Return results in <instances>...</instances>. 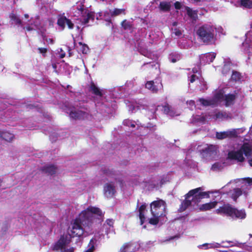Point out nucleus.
Returning <instances> with one entry per match:
<instances>
[{"instance_id":"52","label":"nucleus","mask_w":252,"mask_h":252,"mask_svg":"<svg viewBox=\"0 0 252 252\" xmlns=\"http://www.w3.org/2000/svg\"><path fill=\"white\" fill-rule=\"evenodd\" d=\"M15 20H16V22L17 24H21V20H20L19 18H16V17H15Z\"/></svg>"},{"instance_id":"15","label":"nucleus","mask_w":252,"mask_h":252,"mask_svg":"<svg viewBox=\"0 0 252 252\" xmlns=\"http://www.w3.org/2000/svg\"><path fill=\"white\" fill-rule=\"evenodd\" d=\"M216 54L215 53H209L202 55L200 57V63L205 64L212 62L216 58Z\"/></svg>"},{"instance_id":"22","label":"nucleus","mask_w":252,"mask_h":252,"mask_svg":"<svg viewBox=\"0 0 252 252\" xmlns=\"http://www.w3.org/2000/svg\"><path fill=\"white\" fill-rule=\"evenodd\" d=\"M43 170L46 173L53 175L56 172L57 168L53 165H48L43 167Z\"/></svg>"},{"instance_id":"55","label":"nucleus","mask_w":252,"mask_h":252,"mask_svg":"<svg viewBox=\"0 0 252 252\" xmlns=\"http://www.w3.org/2000/svg\"><path fill=\"white\" fill-rule=\"evenodd\" d=\"M25 18H28L29 17L28 14H25Z\"/></svg>"},{"instance_id":"41","label":"nucleus","mask_w":252,"mask_h":252,"mask_svg":"<svg viewBox=\"0 0 252 252\" xmlns=\"http://www.w3.org/2000/svg\"><path fill=\"white\" fill-rule=\"evenodd\" d=\"M172 34H174L175 36L179 37L182 35V32L178 29L175 28L173 30Z\"/></svg>"},{"instance_id":"61","label":"nucleus","mask_w":252,"mask_h":252,"mask_svg":"<svg viewBox=\"0 0 252 252\" xmlns=\"http://www.w3.org/2000/svg\"><path fill=\"white\" fill-rule=\"evenodd\" d=\"M251 131H252V126L251 127Z\"/></svg>"},{"instance_id":"34","label":"nucleus","mask_w":252,"mask_h":252,"mask_svg":"<svg viewBox=\"0 0 252 252\" xmlns=\"http://www.w3.org/2000/svg\"><path fill=\"white\" fill-rule=\"evenodd\" d=\"M123 124L126 126H130L131 127H134L135 125H137L135 122L128 119L125 120L123 122Z\"/></svg>"},{"instance_id":"6","label":"nucleus","mask_w":252,"mask_h":252,"mask_svg":"<svg viewBox=\"0 0 252 252\" xmlns=\"http://www.w3.org/2000/svg\"><path fill=\"white\" fill-rule=\"evenodd\" d=\"M249 157L252 156V149L248 143H244L237 150L232 151L228 153V158L242 162L244 160L243 155Z\"/></svg>"},{"instance_id":"56","label":"nucleus","mask_w":252,"mask_h":252,"mask_svg":"<svg viewBox=\"0 0 252 252\" xmlns=\"http://www.w3.org/2000/svg\"><path fill=\"white\" fill-rule=\"evenodd\" d=\"M173 25L174 26H176L177 25V23H176V22L173 23Z\"/></svg>"},{"instance_id":"21","label":"nucleus","mask_w":252,"mask_h":252,"mask_svg":"<svg viewBox=\"0 0 252 252\" xmlns=\"http://www.w3.org/2000/svg\"><path fill=\"white\" fill-rule=\"evenodd\" d=\"M238 5L244 8L251 9L252 8V0H240Z\"/></svg>"},{"instance_id":"60","label":"nucleus","mask_w":252,"mask_h":252,"mask_svg":"<svg viewBox=\"0 0 252 252\" xmlns=\"http://www.w3.org/2000/svg\"><path fill=\"white\" fill-rule=\"evenodd\" d=\"M69 56H71V53L70 52H69Z\"/></svg>"},{"instance_id":"11","label":"nucleus","mask_w":252,"mask_h":252,"mask_svg":"<svg viewBox=\"0 0 252 252\" xmlns=\"http://www.w3.org/2000/svg\"><path fill=\"white\" fill-rule=\"evenodd\" d=\"M71 118L75 120L88 119L91 117L88 111L82 110H71L69 113Z\"/></svg>"},{"instance_id":"44","label":"nucleus","mask_w":252,"mask_h":252,"mask_svg":"<svg viewBox=\"0 0 252 252\" xmlns=\"http://www.w3.org/2000/svg\"><path fill=\"white\" fill-rule=\"evenodd\" d=\"M174 6H175V7L176 9H179L181 8V4L180 2H178V1H176L175 3H174Z\"/></svg>"},{"instance_id":"63","label":"nucleus","mask_w":252,"mask_h":252,"mask_svg":"<svg viewBox=\"0 0 252 252\" xmlns=\"http://www.w3.org/2000/svg\"><path fill=\"white\" fill-rule=\"evenodd\" d=\"M69 87H70V86L69 85L67 86V88H68Z\"/></svg>"},{"instance_id":"30","label":"nucleus","mask_w":252,"mask_h":252,"mask_svg":"<svg viewBox=\"0 0 252 252\" xmlns=\"http://www.w3.org/2000/svg\"><path fill=\"white\" fill-rule=\"evenodd\" d=\"M171 7V2L170 1H162L160 2L159 8L161 10L167 11L170 10Z\"/></svg>"},{"instance_id":"58","label":"nucleus","mask_w":252,"mask_h":252,"mask_svg":"<svg viewBox=\"0 0 252 252\" xmlns=\"http://www.w3.org/2000/svg\"><path fill=\"white\" fill-rule=\"evenodd\" d=\"M250 236L251 238H252V234H250Z\"/></svg>"},{"instance_id":"13","label":"nucleus","mask_w":252,"mask_h":252,"mask_svg":"<svg viewBox=\"0 0 252 252\" xmlns=\"http://www.w3.org/2000/svg\"><path fill=\"white\" fill-rule=\"evenodd\" d=\"M103 192L105 197H112L116 192L114 183L113 182L106 183L104 186Z\"/></svg>"},{"instance_id":"59","label":"nucleus","mask_w":252,"mask_h":252,"mask_svg":"<svg viewBox=\"0 0 252 252\" xmlns=\"http://www.w3.org/2000/svg\"><path fill=\"white\" fill-rule=\"evenodd\" d=\"M49 40H50V41L52 43H53V40H52V39H50Z\"/></svg>"},{"instance_id":"2","label":"nucleus","mask_w":252,"mask_h":252,"mask_svg":"<svg viewBox=\"0 0 252 252\" xmlns=\"http://www.w3.org/2000/svg\"><path fill=\"white\" fill-rule=\"evenodd\" d=\"M224 93L223 90H220L216 92L212 99L200 98L198 101L204 106H215L221 103L225 104L226 106L232 104L235 99V95L233 94L224 95Z\"/></svg>"},{"instance_id":"37","label":"nucleus","mask_w":252,"mask_h":252,"mask_svg":"<svg viewBox=\"0 0 252 252\" xmlns=\"http://www.w3.org/2000/svg\"><path fill=\"white\" fill-rule=\"evenodd\" d=\"M172 63H175L180 59V56L178 55L171 54L169 58Z\"/></svg>"},{"instance_id":"48","label":"nucleus","mask_w":252,"mask_h":252,"mask_svg":"<svg viewBox=\"0 0 252 252\" xmlns=\"http://www.w3.org/2000/svg\"><path fill=\"white\" fill-rule=\"evenodd\" d=\"M135 109V107L132 105H129V110L131 111L132 112H134Z\"/></svg>"},{"instance_id":"3","label":"nucleus","mask_w":252,"mask_h":252,"mask_svg":"<svg viewBox=\"0 0 252 252\" xmlns=\"http://www.w3.org/2000/svg\"><path fill=\"white\" fill-rule=\"evenodd\" d=\"M201 190L200 188H198L190 190L186 195V199L184 201L179 209L180 212L185 211L189 207H194L199 202L201 199L205 196L209 197L206 192H199Z\"/></svg>"},{"instance_id":"62","label":"nucleus","mask_w":252,"mask_h":252,"mask_svg":"<svg viewBox=\"0 0 252 252\" xmlns=\"http://www.w3.org/2000/svg\"><path fill=\"white\" fill-rule=\"evenodd\" d=\"M220 252H227L226 251H220Z\"/></svg>"},{"instance_id":"43","label":"nucleus","mask_w":252,"mask_h":252,"mask_svg":"<svg viewBox=\"0 0 252 252\" xmlns=\"http://www.w3.org/2000/svg\"><path fill=\"white\" fill-rule=\"evenodd\" d=\"M245 180V185L246 186H247V187L252 185V178H247Z\"/></svg>"},{"instance_id":"9","label":"nucleus","mask_w":252,"mask_h":252,"mask_svg":"<svg viewBox=\"0 0 252 252\" xmlns=\"http://www.w3.org/2000/svg\"><path fill=\"white\" fill-rule=\"evenodd\" d=\"M201 151L202 158L209 161L215 158L218 153V147L216 145H207L203 147Z\"/></svg>"},{"instance_id":"49","label":"nucleus","mask_w":252,"mask_h":252,"mask_svg":"<svg viewBox=\"0 0 252 252\" xmlns=\"http://www.w3.org/2000/svg\"><path fill=\"white\" fill-rule=\"evenodd\" d=\"M187 104L190 106H193L194 105V101L193 100H189V101H187Z\"/></svg>"},{"instance_id":"42","label":"nucleus","mask_w":252,"mask_h":252,"mask_svg":"<svg viewBox=\"0 0 252 252\" xmlns=\"http://www.w3.org/2000/svg\"><path fill=\"white\" fill-rule=\"evenodd\" d=\"M195 122L203 123L204 122L205 118L203 116H196L195 118Z\"/></svg>"},{"instance_id":"27","label":"nucleus","mask_w":252,"mask_h":252,"mask_svg":"<svg viewBox=\"0 0 252 252\" xmlns=\"http://www.w3.org/2000/svg\"><path fill=\"white\" fill-rule=\"evenodd\" d=\"M91 91L95 95L102 96L103 95V90H100L95 84L92 83L90 86Z\"/></svg>"},{"instance_id":"12","label":"nucleus","mask_w":252,"mask_h":252,"mask_svg":"<svg viewBox=\"0 0 252 252\" xmlns=\"http://www.w3.org/2000/svg\"><path fill=\"white\" fill-rule=\"evenodd\" d=\"M140 245L136 242L124 243L120 248V252H135L140 250Z\"/></svg>"},{"instance_id":"14","label":"nucleus","mask_w":252,"mask_h":252,"mask_svg":"<svg viewBox=\"0 0 252 252\" xmlns=\"http://www.w3.org/2000/svg\"><path fill=\"white\" fill-rule=\"evenodd\" d=\"M57 24L61 30H63L64 29L66 25L69 29H72L74 27V24L71 21L63 16L59 17Z\"/></svg>"},{"instance_id":"36","label":"nucleus","mask_w":252,"mask_h":252,"mask_svg":"<svg viewBox=\"0 0 252 252\" xmlns=\"http://www.w3.org/2000/svg\"><path fill=\"white\" fill-rule=\"evenodd\" d=\"M231 79L234 81H238L241 79L240 74L237 71H233L231 75Z\"/></svg>"},{"instance_id":"35","label":"nucleus","mask_w":252,"mask_h":252,"mask_svg":"<svg viewBox=\"0 0 252 252\" xmlns=\"http://www.w3.org/2000/svg\"><path fill=\"white\" fill-rule=\"evenodd\" d=\"M223 167V164L220 162H216L212 166L211 169L213 171L220 170Z\"/></svg>"},{"instance_id":"47","label":"nucleus","mask_w":252,"mask_h":252,"mask_svg":"<svg viewBox=\"0 0 252 252\" xmlns=\"http://www.w3.org/2000/svg\"><path fill=\"white\" fill-rule=\"evenodd\" d=\"M223 115L221 113L219 112L216 114V119H220L222 117Z\"/></svg>"},{"instance_id":"25","label":"nucleus","mask_w":252,"mask_h":252,"mask_svg":"<svg viewBox=\"0 0 252 252\" xmlns=\"http://www.w3.org/2000/svg\"><path fill=\"white\" fill-rule=\"evenodd\" d=\"M113 224L114 220L112 219H108L106 220L105 223L104 224V227L106 229L107 233L113 231Z\"/></svg>"},{"instance_id":"32","label":"nucleus","mask_w":252,"mask_h":252,"mask_svg":"<svg viewBox=\"0 0 252 252\" xmlns=\"http://www.w3.org/2000/svg\"><path fill=\"white\" fill-rule=\"evenodd\" d=\"M111 16H116L119 15L121 14H125L124 9H115L114 10L110 11Z\"/></svg>"},{"instance_id":"10","label":"nucleus","mask_w":252,"mask_h":252,"mask_svg":"<svg viewBox=\"0 0 252 252\" xmlns=\"http://www.w3.org/2000/svg\"><path fill=\"white\" fill-rule=\"evenodd\" d=\"M242 132L241 129H232L223 132H216V137L218 139H223L226 138L235 137Z\"/></svg>"},{"instance_id":"29","label":"nucleus","mask_w":252,"mask_h":252,"mask_svg":"<svg viewBox=\"0 0 252 252\" xmlns=\"http://www.w3.org/2000/svg\"><path fill=\"white\" fill-rule=\"evenodd\" d=\"M146 207V204H143L140 207V208L139 209V218L140 219L141 225L144 223V220L145 219L144 212V211L145 210Z\"/></svg>"},{"instance_id":"24","label":"nucleus","mask_w":252,"mask_h":252,"mask_svg":"<svg viewBox=\"0 0 252 252\" xmlns=\"http://www.w3.org/2000/svg\"><path fill=\"white\" fill-rule=\"evenodd\" d=\"M217 204V201L211 202L208 203H205L202 204L200 207V209L202 211H206L209 210L212 208H215Z\"/></svg>"},{"instance_id":"17","label":"nucleus","mask_w":252,"mask_h":252,"mask_svg":"<svg viewBox=\"0 0 252 252\" xmlns=\"http://www.w3.org/2000/svg\"><path fill=\"white\" fill-rule=\"evenodd\" d=\"M251 31L246 34V41L242 44L243 46L245 47V50H248L252 46V24L251 25Z\"/></svg>"},{"instance_id":"51","label":"nucleus","mask_w":252,"mask_h":252,"mask_svg":"<svg viewBox=\"0 0 252 252\" xmlns=\"http://www.w3.org/2000/svg\"><path fill=\"white\" fill-rule=\"evenodd\" d=\"M26 29H27V30L30 31L32 30H34V28L32 27L28 26L26 27Z\"/></svg>"},{"instance_id":"38","label":"nucleus","mask_w":252,"mask_h":252,"mask_svg":"<svg viewBox=\"0 0 252 252\" xmlns=\"http://www.w3.org/2000/svg\"><path fill=\"white\" fill-rule=\"evenodd\" d=\"M110 10L106 11L104 13V16L105 20L108 22V25H109L110 23V18L112 16H111V13L110 12Z\"/></svg>"},{"instance_id":"23","label":"nucleus","mask_w":252,"mask_h":252,"mask_svg":"<svg viewBox=\"0 0 252 252\" xmlns=\"http://www.w3.org/2000/svg\"><path fill=\"white\" fill-rule=\"evenodd\" d=\"M228 193L234 200H236L237 197L242 193V190L240 189H234L233 190L230 191Z\"/></svg>"},{"instance_id":"50","label":"nucleus","mask_w":252,"mask_h":252,"mask_svg":"<svg viewBox=\"0 0 252 252\" xmlns=\"http://www.w3.org/2000/svg\"><path fill=\"white\" fill-rule=\"evenodd\" d=\"M209 192L212 193L220 194L222 192V191L220 190H215L214 191H209Z\"/></svg>"},{"instance_id":"20","label":"nucleus","mask_w":252,"mask_h":252,"mask_svg":"<svg viewBox=\"0 0 252 252\" xmlns=\"http://www.w3.org/2000/svg\"><path fill=\"white\" fill-rule=\"evenodd\" d=\"M0 137L6 141L11 142L13 140L14 136L13 134L7 131L0 130Z\"/></svg>"},{"instance_id":"5","label":"nucleus","mask_w":252,"mask_h":252,"mask_svg":"<svg viewBox=\"0 0 252 252\" xmlns=\"http://www.w3.org/2000/svg\"><path fill=\"white\" fill-rule=\"evenodd\" d=\"M165 203L162 200L153 201L151 204V211L153 217L149 219V223L156 225L159 220V218L165 215Z\"/></svg>"},{"instance_id":"33","label":"nucleus","mask_w":252,"mask_h":252,"mask_svg":"<svg viewBox=\"0 0 252 252\" xmlns=\"http://www.w3.org/2000/svg\"><path fill=\"white\" fill-rule=\"evenodd\" d=\"M187 13L188 15L193 20H195L197 17V15L196 12L195 11L192 10L191 9L188 8H187Z\"/></svg>"},{"instance_id":"39","label":"nucleus","mask_w":252,"mask_h":252,"mask_svg":"<svg viewBox=\"0 0 252 252\" xmlns=\"http://www.w3.org/2000/svg\"><path fill=\"white\" fill-rule=\"evenodd\" d=\"M122 26L125 30L130 29L131 27L130 23L126 20H124L122 23Z\"/></svg>"},{"instance_id":"54","label":"nucleus","mask_w":252,"mask_h":252,"mask_svg":"<svg viewBox=\"0 0 252 252\" xmlns=\"http://www.w3.org/2000/svg\"><path fill=\"white\" fill-rule=\"evenodd\" d=\"M231 182H229L228 184H227L225 186H224V187H223L222 189H224V188H225L226 187H227L228 186V185L231 183Z\"/></svg>"},{"instance_id":"31","label":"nucleus","mask_w":252,"mask_h":252,"mask_svg":"<svg viewBox=\"0 0 252 252\" xmlns=\"http://www.w3.org/2000/svg\"><path fill=\"white\" fill-rule=\"evenodd\" d=\"M199 69V68L198 67H195L192 69L193 74L191 75V78L190 79V82L191 83H193L196 79H198L199 78V76L194 74L198 73Z\"/></svg>"},{"instance_id":"46","label":"nucleus","mask_w":252,"mask_h":252,"mask_svg":"<svg viewBox=\"0 0 252 252\" xmlns=\"http://www.w3.org/2000/svg\"><path fill=\"white\" fill-rule=\"evenodd\" d=\"M61 53L60 55V57L61 58H63L65 57V53L63 51L62 49H60Z\"/></svg>"},{"instance_id":"7","label":"nucleus","mask_w":252,"mask_h":252,"mask_svg":"<svg viewBox=\"0 0 252 252\" xmlns=\"http://www.w3.org/2000/svg\"><path fill=\"white\" fill-rule=\"evenodd\" d=\"M218 213L225 214L232 218L243 219L246 218V214L244 210H237L230 205L224 204L216 210Z\"/></svg>"},{"instance_id":"57","label":"nucleus","mask_w":252,"mask_h":252,"mask_svg":"<svg viewBox=\"0 0 252 252\" xmlns=\"http://www.w3.org/2000/svg\"><path fill=\"white\" fill-rule=\"evenodd\" d=\"M1 183H2V181L0 179V186H1Z\"/></svg>"},{"instance_id":"19","label":"nucleus","mask_w":252,"mask_h":252,"mask_svg":"<svg viewBox=\"0 0 252 252\" xmlns=\"http://www.w3.org/2000/svg\"><path fill=\"white\" fill-rule=\"evenodd\" d=\"M99 244L95 238H93L88 245V249L85 252H93L98 250Z\"/></svg>"},{"instance_id":"28","label":"nucleus","mask_w":252,"mask_h":252,"mask_svg":"<svg viewBox=\"0 0 252 252\" xmlns=\"http://www.w3.org/2000/svg\"><path fill=\"white\" fill-rule=\"evenodd\" d=\"M76 48L79 52H81L83 54H87L89 50L88 46L81 42H79L78 45L76 46Z\"/></svg>"},{"instance_id":"26","label":"nucleus","mask_w":252,"mask_h":252,"mask_svg":"<svg viewBox=\"0 0 252 252\" xmlns=\"http://www.w3.org/2000/svg\"><path fill=\"white\" fill-rule=\"evenodd\" d=\"M220 245L218 243H205L202 245L198 246V248H201L203 250H206L209 249L219 248Z\"/></svg>"},{"instance_id":"40","label":"nucleus","mask_w":252,"mask_h":252,"mask_svg":"<svg viewBox=\"0 0 252 252\" xmlns=\"http://www.w3.org/2000/svg\"><path fill=\"white\" fill-rule=\"evenodd\" d=\"M230 71L229 64L225 63L224 65L222 72L223 74H226Z\"/></svg>"},{"instance_id":"16","label":"nucleus","mask_w":252,"mask_h":252,"mask_svg":"<svg viewBox=\"0 0 252 252\" xmlns=\"http://www.w3.org/2000/svg\"><path fill=\"white\" fill-rule=\"evenodd\" d=\"M145 87L153 93H157L162 88V84L160 83H158L155 85L154 81H150L146 83Z\"/></svg>"},{"instance_id":"18","label":"nucleus","mask_w":252,"mask_h":252,"mask_svg":"<svg viewBox=\"0 0 252 252\" xmlns=\"http://www.w3.org/2000/svg\"><path fill=\"white\" fill-rule=\"evenodd\" d=\"M162 111L164 113L171 117H174L180 115L179 112L175 110L168 104L165 105L163 107Z\"/></svg>"},{"instance_id":"53","label":"nucleus","mask_w":252,"mask_h":252,"mask_svg":"<svg viewBox=\"0 0 252 252\" xmlns=\"http://www.w3.org/2000/svg\"><path fill=\"white\" fill-rule=\"evenodd\" d=\"M248 162H249L250 165L252 166V158L249 159Z\"/></svg>"},{"instance_id":"4","label":"nucleus","mask_w":252,"mask_h":252,"mask_svg":"<svg viewBox=\"0 0 252 252\" xmlns=\"http://www.w3.org/2000/svg\"><path fill=\"white\" fill-rule=\"evenodd\" d=\"M216 28L211 24H205L197 31V34L202 41L206 44L214 42L216 39Z\"/></svg>"},{"instance_id":"45","label":"nucleus","mask_w":252,"mask_h":252,"mask_svg":"<svg viewBox=\"0 0 252 252\" xmlns=\"http://www.w3.org/2000/svg\"><path fill=\"white\" fill-rule=\"evenodd\" d=\"M38 49L39 52L41 54H45L47 51V49L44 48H39Z\"/></svg>"},{"instance_id":"8","label":"nucleus","mask_w":252,"mask_h":252,"mask_svg":"<svg viewBox=\"0 0 252 252\" xmlns=\"http://www.w3.org/2000/svg\"><path fill=\"white\" fill-rule=\"evenodd\" d=\"M84 0H80L76 3V8L78 13L81 15V21L83 24H86L90 21L93 22L94 18V13L90 11L87 8H84Z\"/></svg>"},{"instance_id":"1","label":"nucleus","mask_w":252,"mask_h":252,"mask_svg":"<svg viewBox=\"0 0 252 252\" xmlns=\"http://www.w3.org/2000/svg\"><path fill=\"white\" fill-rule=\"evenodd\" d=\"M100 216L102 215L101 211L98 208L90 206L86 210L82 211L79 217L69 228V236H62L60 239L54 244L52 247V250L55 251H60L61 252H73L74 250L73 248L68 249V244L70 237L81 236L85 231H87L91 223V219L94 215Z\"/></svg>"}]
</instances>
